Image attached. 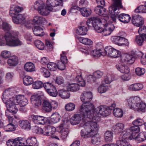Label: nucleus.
Segmentation results:
<instances>
[{
	"mask_svg": "<svg viewBox=\"0 0 146 146\" xmlns=\"http://www.w3.org/2000/svg\"><path fill=\"white\" fill-rule=\"evenodd\" d=\"M25 70L27 72H32L35 70V67L33 64L31 62L26 63L24 65Z\"/></svg>",
	"mask_w": 146,
	"mask_h": 146,
	"instance_id": "nucleus-38",
	"label": "nucleus"
},
{
	"mask_svg": "<svg viewBox=\"0 0 146 146\" xmlns=\"http://www.w3.org/2000/svg\"><path fill=\"white\" fill-rule=\"evenodd\" d=\"M31 102L34 104L36 108L40 106L41 104V101L40 97L38 96L33 95L31 98Z\"/></svg>",
	"mask_w": 146,
	"mask_h": 146,
	"instance_id": "nucleus-24",
	"label": "nucleus"
},
{
	"mask_svg": "<svg viewBox=\"0 0 146 146\" xmlns=\"http://www.w3.org/2000/svg\"><path fill=\"white\" fill-rule=\"evenodd\" d=\"M58 95L62 98L66 99L70 96L69 92L64 90H60L58 91Z\"/></svg>",
	"mask_w": 146,
	"mask_h": 146,
	"instance_id": "nucleus-41",
	"label": "nucleus"
},
{
	"mask_svg": "<svg viewBox=\"0 0 146 146\" xmlns=\"http://www.w3.org/2000/svg\"><path fill=\"white\" fill-rule=\"evenodd\" d=\"M47 93L53 97H56L58 94V93L55 87L52 88L51 90L48 91Z\"/></svg>",
	"mask_w": 146,
	"mask_h": 146,
	"instance_id": "nucleus-63",
	"label": "nucleus"
},
{
	"mask_svg": "<svg viewBox=\"0 0 146 146\" xmlns=\"http://www.w3.org/2000/svg\"><path fill=\"white\" fill-rule=\"evenodd\" d=\"M44 84L40 81H35L33 84V87L34 89H38L43 86Z\"/></svg>",
	"mask_w": 146,
	"mask_h": 146,
	"instance_id": "nucleus-57",
	"label": "nucleus"
},
{
	"mask_svg": "<svg viewBox=\"0 0 146 146\" xmlns=\"http://www.w3.org/2000/svg\"><path fill=\"white\" fill-rule=\"evenodd\" d=\"M140 98L138 97H132L125 100L127 105L130 109L134 110L137 103L139 102Z\"/></svg>",
	"mask_w": 146,
	"mask_h": 146,
	"instance_id": "nucleus-14",
	"label": "nucleus"
},
{
	"mask_svg": "<svg viewBox=\"0 0 146 146\" xmlns=\"http://www.w3.org/2000/svg\"><path fill=\"white\" fill-rule=\"evenodd\" d=\"M145 38L144 37L141 35L137 36H136L135 41L138 45L141 46L143 44Z\"/></svg>",
	"mask_w": 146,
	"mask_h": 146,
	"instance_id": "nucleus-52",
	"label": "nucleus"
},
{
	"mask_svg": "<svg viewBox=\"0 0 146 146\" xmlns=\"http://www.w3.org/2000/svg\"><path fill=\"white\" fill-rule=\"evenodd\" d=\"M122 8V7L121 8ZM121 9V8H119V9ZM119 13H119L116 16V19L115 21L113 20L111 17V15H111V18L113 21H115L117 16V19L122 22L124 23H127L130 21L131 19V17L129 15L125 13H121L118 15Z\"/></svg>",
	"mask_w": 146,
	"mask_h": 146,
	"instance_id": "nucleus-15",
	"label": "nucleus"
},
{
	"mask_svg": "<svg viewBox=\"0 0 146 146\" xmlns=\"http://www.w3.org/2000/svg\"><path fill=\"white\" fill-rule=\"evenodd\" d=\"M79 87L77 84H72L68 85L67 88L68 90L72 92H76L79 90Z\"/></svg>",
	"mask_w": 146,
	"mask_h": 146,
	"instance_id": "nucleus-46",
	"label": "nucleus"
},
{
	"mask_svg": "<svg viewBox=\"0 0 146 146\" xmlns=\"http://www.w3.org/2000/svg\"><path fill=\"white\" fill-rule=\"evenodd\" d=\"M64 0H47L46 7L45 6L40 11L39 13L43 16H46L50 11H55L53 9L54 7L57 6H62Z\"/></svg>",
	"mask_w": 146,
	"mask_h": 146,
	"instance_id": "nucleus-6",
	"label": "nucleus"
},
{
	"mask_svg": "<svg viewBox=\"0 0 146 146\" xmlns=\"http://www.w3.org/2000/svg\"><path fill=\"white\" fill-rule=\"evenodd\" d=\"M65 122V121H62L59 126V128L60 130V137L62 139H65L67 137L69 132V130L68 128L63 129Z\"/></svg>",
	"mask_w": 146,
	"mask_h": 146,
	"instance_id": "nucleus-19",
	"label": "nucleus"
},
{
	"mask_svg": "<svg viewBox=\"0 0 146 146\" xmlns=\"http://www.w3.org/2000/svg\"><path fill=\"white\" fill-rule=\"evenodd\" d=\"M109 18H110V15H109ZM105 22L101 23V24L103 25L105 27L104 29H102L100 27H99L98 29L100 30V32H97L98 33H102L103 36H106L110 35L113 32L115 29V26L113 24H109L108 23L110 21V19L108 21H104Z\"/></svg>",
	"mask_w": 146,
	"mask_h": 146,
	"instance_id": "nucleus-9",
	"label": "nucleus"
},
{
	"mask_svg": "<svg viewBox=\"0 0 146 146\" xmlns=\"http://www.w3.org/2000/svg\"><path fill=\"white\" fill-rule=\"evenodd\" d=\"M51 117L50 121L54 123L58 122L61 118V116L58 113H53Z\"/></svg>",
	"mask_w": 146,
	"mask_h": 146,
	"instance_id": "nucleus-42",
	"label": "nucleus"
},
{
	"mask_svg": "<svg viewBox=\"0 0 146 146\" xmlns=\"http://www.w3.org/2000/svg\"><path fill=\"white\" fill-rule=\"evenodd\" d=\"M75 108V105L72 103H69L66 105L65 108L68 111H71L74 110Z\"/></svg>",
	"mask_w": 146,
	"mask_h": 146,
	"instance_id": "nucleus-60",
	"label": "nucleus"
},
{
	"mask_svg": "<svg viewBox=\"0 0 146 146\" xmlns=\"http://www.w3.org/2000/svg\"><path fill=\"white\" fill-rule=\"evenodd\" d=\"M113 113L115 117H121L123 116V113L121 109L117 108L113 109Z\"/></svg>",
	"mask_w": 146,
	"mask_h": 146,
	"instance_id": "nucleus-47",
	"label": "nucleus"
},
{
	"mask_svg": "<svg viewBox=\"0 0 146 146\" xmlns=\"http://www.w3.org/2000/svg\"><path fill=\"white\" fill-rule=\"evenodd\" d=\"M55 131V127L50 126H48L45 128L44 135L46 136L51 135L54 133Z\"/></svg>",
	"mask_w": 146,
	"mask_h": 146,
	"instance_id": "nucleus-30",
	"label": "nucleus"
},
{
	"mask_svg": "<svg viewBox=\"0 0 146 146\" xmlns=\"http://www.w3.org/2000/svg\"><path fill=\"white\" fill-rule=\"evenodd\" d=\"M113 80L112 78V76L108 74L105 77L104 82L106 84H109Z\"/></svg>",
	"mask_w": 146,
	"mask_h": 146,
	"instance_id": "nucleus-62",
	"label": "nucleus"
},
{
	"mask_svg": "<svg viewBox=\"0 0 146 146\" xmlns=\"http://www.w3.org/2000/svg\"><path fill=\"white\" fill-rule=\"evenodd\" d=\"M142 84L135 83L131 85L128 87V89L130 90L137 91L143 88Z\"/></svg>",
	"mask_w": 146,
	"mask_h": 146,
	"instance_id": "nucleus-32",
	"label": "nucleus"
},
{
	"mask_svg": "<svg viewBox=\"0 0 146 146\" xmlns=\"http://www.w3.org/2000/svg\"><path fill=\"white\" fill-rule=\"evenodd\" d=\"M83 116H82L81 114H77L74 115L71 117L70 120L71 123L73 125H76L78 124L80 121L81 120L84 121H87V122L91 121V119H88L87 117V116H84L82 113L80 112ZM86 122L84 123V124Z\"/></svg>",
	"mask_w": 146,
	"mask_h": 146,
	"instance_id": "nucleus-11",
	"label": "nucleus"
},
{
	"mask_svg": "<svg viewBox=\"0 0 146 146\" xmlns=\"http://www.w3.org/2000/svg\"><path fill=\"white\" fill-rule=\"evenodd\" d=\"M19 126L24 129H29L30 128V124L29 121L27 120H22L19 121Z\"/></svg>",
	"mask_w": 146,
	"mask_h": 146,
	"instance_id": "nucleus-31",
	"label": "nucleus"
},
{
	"mask_svg": "<svg viewBox=\"0 0 146 146\" xmlns=\"http://www.w3.org/2000/svg\"><path fill=\"white\" fill-rule=\"evenodd\" d=\"M33 23L34 25H45L47 23L45 19L43 17L39 16H35L33 19Z\"/></svg>",
	"mask_w": 146,
	"mask_h": 146,
	"instance_id": "nucleus-21",
	"label": "nucleus"
},
{
	"mask_svg": "<svg viewBox=\"0 0 146 146\" xmlns=\"http://www.w3.org/2000/svg\"><path fill=\"white\" fill-rule=\"evenodd\" d=\"M22 8L18 6L12 5L11 6L9 11V14L12 18L13 22L16 24H23L25 21V18L24 15L19 13L21 11Z\"/></svg>",
	"mask_w": 146,
	"mask_h": 146,
	"instance_id": "nucleus-7",
	"label": "nucleus"
},
{
	"mask_svg": "<svg viewBox=\"0 0 146 146\" xmlns=\"http://www.w3.org/2000/svg\"><path fill=\"white\" fill-rule=\"evenodd\" d=\"M85 129L81 130V135L84 138L92 136V141L94 143L100 141V137L97 134L99 126L96 122L91 121L86 123L82 126Z\"/></svg>",
	"mask_w": 146,
	"mask_h": 146,
	"instance_id": "nucleus-3",
	"label": "nucleus"
},
{
	"mask_svg": "<svg viewBox=\"0 0 146 146\" xmlns=\"http://www.w3.org/2000/svg\"><path fill=\"white\" fill-rule=\"evenodd\" d=\"M116 106L115 103L111 104L109 107H104L101 106L94 109V106L92 109H90L86 112V114H83L84 116H87L88 119H91V121L97 122L98 117L102 116H106L110 114L111 111Z\"/></svg>",
	"mask_w": 146,
	"mask_h": 146,
	"instance_id": "nucleus-2",
	"label": "nucleus"
},
{
	"mask_svg": "<svg viewBox=\"0 0 146 146\" xmlns=\"http://www.w3.org/2000/svg\"><path fill=\"white\" fill-rule=\"evenodd\" d=\"M95 12L99 15L102 16L101 18L93 17L89 19L86 22L87 25L89 27L92 26L95 30L97 32H100L98 29L99 25L105 22L104 21H108L109 20V14L105 8H104L102 6H97L94 9Z\"/></svg>",
	"mask_w": 146,
	"mask_h": 146,
	"instance_id": "nucleus-1",
	"label": "nucleus"
},
{
	"mask_svg": "<svg viewBox=\"0 0 146 146\" xmlns=\"http://www.w3.org/2000/svg\"><path fill=\"white\" fill-rule=\"evenodd\" d=\"M136 74L138 76L143 75L145 72V69L139 67L137 68L135 70Z\"/></svg>",
	"mask_w": 146,
	"mask_h": 146,
	"instance_id": "nucleus-64",
	"label": "nucleus"
},
{
	"mask_svg": "<svg viewBox=\"0 0 146 146\" xmlns=\"http://www.w3.org/2000/svg\"><path fill=\"white\" fill-rule=\"evenodd\" d=\"M137 104L134 110L142 112H145L146 107L145 103L141 101L140 98V100L139 102Z\"/></svg>",
	"mask_w": 146,
	"mask_h": 146,
	"instance_id": "nucleus-27",
	"label": "nucleus"
},
{
	"mask_svg": "<svg viewBox=\"0 0 146 146\" xmlns=\"http://www.w3.org/2000/svg\"><path fill=\"white\" fill-rule=\"evenodd\" d=\"M43 87L47 92L51 90L52 88H54L55 87L51 83L47 82L44 83Z\"/></svg>",
	"mask_w": 146,
	"mask_h": 146,
	"instance_id": "nucleus-54",
	"label": "nucleus"
},
{
	"mask_svg": "<svg viewBox=\"0 0 146 146\" xmlns=\"http://www.w3.org/2000/svg\"><path fill=\"white\" fill-rule=\"evenodd\" d=\"M137 55L139 57H141V62L143 65L146 64V54H144L141 52H137Z\"/></svg>",
	"mask_w": 146,
	"mask_h": 146,
	"instance_id": "nucleus-49",
	"label": "nucleus"
},
{
	"mask_svg": "<svg viewBox=\"0 0 146 146\" xmlns=\"http://www.w3.org/2000/svg\"><path fill=\"white\" fill-rule=\"evenodd\" d=\"M18 35L15 32H7L4 35L0 34V46L7 45L11 46L21 45L22 42L18 38Z\"/></svg>",
	"mask_w": 146,
	"mask_h": 146,
	"instance_id": "nucleus-4",
	"label": "nucleus"
},
{
	"mask_svg": "<svg viewBox=\"0 0 146 146\" xmlns=\"http://www.w3.org/2000/svg\"><path fill=\"white\" fill-rule=\"evenodd\" d=\"M117 146H131L128 141L123 140H118L116 142Z\"/></svg>",
	"mask_w": 146,
	"mask_h": 146,
	"instance_id": "nucleus-59",
	"label": "nucleus"
},
{
	"mask_svg": "<svg viewBox=\"0 0 146 146\" xmlns=\"http://www.w3.org/2000/svg\"><path fill=\"white\" fill-rule=\"evenodd\" d=\"M15 89L14 88H9L6 89L3 93L2 98L3 102L5 101V99H7L9 96L13 95L14 93Z\"/></svg>",
	"mask_w": 146,
	"mask_h": 146,
	"instance_id": "nucleus-20",
	"label": "nucleus"
},
{
	"mask_svg": "<svg viewBox=\"0 0 146 146\" xmlns=\"http://www.w3.org/2000/svg\"><path fill=\"white\" fill-rule=\"evenodd\" d=\"M14 140L15 146H26V140L21 137H17Z\"/></svg>",
	"mask_w": 146,
	"mask_h": 146,
	"instance_id": "nucleus-33",
	"label": "nucleus"
},
{
	"mask_svg": "<svg viewBox=\"0 0 146 146\" xmlns=\"http://www.w3.org/2000/svg\"><path fill=\"white\" fill-rule=\"evenodd\" d=\"M122 60L123 62H126L127 63L130 64L134 62L135 58L132 55L125 54L123 55Z\"/></svg>",
	"mask_w": 146,
	"mask_h": 146,
	"instance_id": "nucleus-22",
	"label": "nucleus"
},
{
	"mask_svg": "<svg viewBox=\"0 0 146 146\" xmlns=\"http://www.w3.org/2000/svg\"><path fill=\"white\" fill-rule=\"evenodd\" d=\"M113 134L112 132L110 131H108L105 133V139L108 142H110L112 140Z\"/></svg>",
	"mask_w": 146,
	"mask_h": 146,
	"instance_id": "nucleus-45",
	"label": "nucleus"
},
{
	"mask_svg": "<svg viewBox=\"0 0 146 146\" xmlns=\"http://www.w3.org/2000/svg\"><path fill=\"white\" fill-rule=\"evenodd\" d=\"M7 118L9 123L4 127V129L6 131H12L15 129V125L17 124L16 121L11 115H6Z\"/></svg>",
	"mask_w": 146,
	"mask_h": 146,
	"instance_id": "nucleus-13",
	"label": "nucleus"
},
{
	"mask_svg": "<svg viewBox=\"0 0 146 146\" xmlns=\"http://www.w3.org/2000/svg\"><path fill=\"white\" fill-rule=\"evenodd\" d=\"M132 23L135 26L139 27L143 24L144 21L143 18L138 15H135L132 17Z\"/></svg>",
	"mask_w": 146,
	"mask_h": 146,
	"instance_id": "nucleus-16",
	"label": "nucleus"
},
{
	"mask_svg": "<svg viewBox=\"0 0 146 146\" xmlns=\"http://www.w3.org/2000/svg\"><path fill=\"white\" fill-rule=\"evenodd\" d=\"M124 127V125L123 124L121 123H117L114 127V128L115 129L116 131L121 133L123 132Z\"/></svg>",
	"mask_w": 146,
	"mask_h": 146,
	"instance_id": "nucleus-50",
	"label": "nucleus"
},
{
	"mask_svg": "<svg viewBox=\"0 0 146 146\" xmlns=\"http://www.w3.org/2000/svg\"><path fill=\"white\" fill-rule=\"evenodd\" d=\"M123 35L121 36H113L111 38L112 41L115 44L119 46L123 44L122 43L123 40Z\"/></svg>",
	"mask_w": 146,
	"mask_h": 146,
	"instance_id": "nucleus-36",
	"label": "nucleus"
},
{
	"mask_svg": "<svg viewBox=\"0 0 146 146\" xmlns=\"http://www.w3.org/2000/svg\"><path fill=\"white\" fill-rule=\"evenodd\" d=\"M3 102L6 104L7 110L6 111L5 115H11L17 113L18 109L17 104L16 98H12L7 100Z\"/></svg>",
	"mask_w": 146,
	"mask_h": 146,
	"instance_id": "nucleus-8",
	"label": "nucleus"
},
{
	"mask_svg": "<svg viewBox=\"0 0 146 146\" xmlns=\"http://www.w3.org/2000/svg\"><path fill=\"white\" fill-rule=\"evenodd\" d=\"M116 67L118 70L122 73H128L129 72V68L124 64H118L116 65Z\"/></svg>",
	"mask_w": 146,
	"mask_h": 146,
	"instance_id": "nucleus-23",
	"label": "nucleus"
},
{
	"mask_svg": "<svg viewBox=\"0 0 146 146\" xmlns=\"http://www.w3.org/2000/svg\"><path fill=\"white\" fill-rule=\"evenodd\" d=\"M33 30L34 34L36 36H42L44 34L43 29L39 26L34 27Z\"/></svg>",
	"mask_w": 146,
	"mask_h": 146,
	"instance_id": "nucleus-29",
	"label": "nucleus"
},
{
	"mask_svg": "<svg viewBox=\"0 0 146 146\" xmlns=\"http://www.w3.org/2000/svg\"><path fill=\"white\" fill-rule=\"evenodd\" d=\"M121 53L119 51L112 48L110 46L106 47L104 52H102V55L104 56L107 55L109 56L116 58L120 56Z\"/></svg>",
	"mask_w": 146,
	"mask_h": 146,
	"instance_id": "nucleus-10",
	"label": "nucleus"
},
{
	"mask_svg": "<svg viewBox=\"0 0 146 146\" xmlns=\"http://www.w3.org/2000/svg\"><path fill=\"white\" fill-rule=\"evenodd\" d=\"M138 33L140 35L145 37L146 41V27L143 26L140 27L139 29Z\"/></svg>",
	"mask_w": 146,
	"mask_h": 146,
	"instance_id": "nucleus-58",
	"label": "nucleus"
},
{
	"mask_svg": "<svg viewBox=\"0 0 146 146\" xmlns=\"http://www.w3.org/2000/svg\"><path fill=\"white\" fill-rule=\"evenodd\" d=\"M76 38L82 43L86 45H91L93 44V42L91 40L88 38L77 36Z\"/></svg>",
	"mask_w": 146,
	"mask_h": 146,
	"instance_id": "nucleus-40",
	"label": "nucleus"
},
{
	"mask_svg": "<svg viewBox=\"0 0 146 146\" xmlns=\"http://www.w3.org/2000/svg\"><path fill=\"white\" fill-rule=\"evenodd\" d=\"M133 139L141 142L146 139V132H141L139 134H133Z\"/></svg>",
	"mask_w": 146,
	"mask_h": 146,
	"instance_id": "nucleus-26",
	"label": "nucleus"
},
{
	"mask_svg": "<svg viewBox=\"0 0 146 146\" xmlns=\"http://www.w3.org/2000/svg\"><path fill=\"white\" fill-rule=\"evenodd\" d=\"M2 25L1 28L5 31H8L12 28L11 26L7 22H3L2 23Z\"/></svg>",
	"mask_w": 146,
	"mask_h": 146,
	"instance_id": "nucleus-53",
	"label": "nucleus"
},
{
	"mask_svg": "<svg viewBox=\"0 0 146 146\" xmlns=\"http://www.w3.org/2000/svg\"><path fill=\"white\" fill-rule=\"evenodd\" d=\"M31 117L33 121L37 124L43 125L46 121L45 118L42 116L33 115Z\"/></svg>",
	"mask_w": 146,
	"mask_h": 146,
	"instance_id": "nucleus-18",
	"label": "nucleus"
},
{
	"mask_svg": "<svg viewBox=\"0 0 146 146\" xmlns=\"http://www.w3.org/2000/svg\"><path fill=\"white\" fill-rule=\"evenodd\" d=\"M26 141L29 146H38L37 140L35 137H29Z\"/></svg>",
	"mask_w": 146,
	"mask_h": 146,
	"instance_id": "nucleus-34",
	"label": "nucleus"
},
{
	"mask_svg": "<svg viewBox=\"0 0 146 146\" xmlns=\"http://www.w3.org/2000/svg\"><path fill=\"white\" fill-rule=\"evenodd\" d=\"M127 129L130 130V132L131 134H132L133 133H134L135 134H137L140 131V128L139 127L136 125H134Z\"/></svg>",
	"mask_w": 146,
	"mask_h": 146,
	"instance_id": "nucleus-55",
	"label": "nucleus"
},
{
	"mask_svg": "<svg viewBox=\"0 0 146 146\" xmlns=\"http://www.w3.org/2000/svg\"><path fill=\"white\" fill-rule=\"evenodd\" d=\"M130 130L127 129L126 131L123 135L120 140L128 141L129 140L133 139V133L131 134L130 132Z\"/></svg>",
	"mask_w": 146,
	"mask_h": 146,
	"instance_id": "nucleus-25",
	"label": "nucleus"
},
{
	"mask_svg": "<svg viewBox=\"0 0 146 146\" xmlns=\"http://www.w3.org/2000/svg\"><path fill=\"white\" fill-rule=\"evenodd\" d=\"M92 98V92L89 91H84L82 94L80 99L84 104L82 105L79 110L83 114H86V112L90 109L93 108V105L90 102Z\"/></svg>",
	"mask_w": 146,
	"mask_h": 146,
	"instance_id": "nucleus-5",
	"label": "nucleus"
},
{
	"mask_svg": "<svg viewBox=\"0 0 146 146\" xmlns=\"http://www.w3.org/2000/svg\"><path fill=\"white\" fill-rule=\"evenodd\" d=\"M35 46L39 49L41 50H43L44 47L43 43L39 40H36L35 42Z\"/></svg>",
	"mask_w": 146,
	"mask_h": 146,
	"instance_id": "nucleus-56",
	"label": "nucleus"
},
{
	"mask_svg": "<svg viewBox=\"0 0 146 146\" xmlns=\"http://www.w3.org/2000/svg\"><path fill=\"white\" fill-rule=\"evenodd\" d=\"M45 6L44 3L41 1H37L34 4V7L35 9L38 11L39 12Z\"/></svg>",
	"mask_w": 146,
	"mask_h": 146,
	"instance_id": "nucleus-37",
	"label": "nucleus"
},
{
	"mask_svg": "<svg viewBox=\"0 0 146 146\" xmlns=\"http://www.w3.org/2000/svg\"><path fill=\"white\" fill-rule=\"evenodd\" d=\"M7 62L8 65L10 66H15L19 63L18 58L17 56L14 55L10 56L7 60Z\"/></svg>",
	"mask_w": 146,
	"mask_h": 146,
	"instance_id": "nucleus-28",
	"label": "nucleus"
},
{
	"mask_svg": "<svg viewBox=\"0 0 146 146\" xmlns=\"http://www.w3.org/2000/svg\"><path fill=\"white\" fill-rule=\"evenodd\" d=\"M88 28L84 26L79 27V28L77 30L76 33L81 35H86L87 33Z\"/></svg>",
	"mask_w": 146,
	"mask_h": 146,
	"instance_id": "nucleus-43",
	"label": "nucleus"
},
{
	"mask_svg": "<svg viewBox=\"0 0 146 146\" xmlns=\"http://www.w3.org/2000/svg\"><path fill=\"white\" fill-rule=\"evenodd\" d=\"M82 15L84 17H88L92 13L91 10L89 8L83 7L80 8V10Z\"/></svg>",
	"mask_w": 146,
	"mask_h": 146,
	"instance_id": "nucleus-39",
	"label": "nucleus"
},
{
	"mask_svg": "<svg viewBox=\"0 0 146 146\" xmlns=\"http://www.w3.org/2000/svg\"><path fill=\"white\" fill-rule=\"evenodd\" d=\"M51 105L49 101L44 100L42 104V109L45 111L48 112L51 111Z\"/></svg>",
	"mask_w": 146,
	"mask_h": 146,
	"instance_id": "nucleus-35",
	"label": "nucleus"
},
{
	"mask_svg": "<svg viewBox=\"0 0 146 146\" xmlns=\"http://www.w3.org/2000/svg\"><path fill=\"white\" fill-rule=\"evenodd\" d=\"M79 49V51L85 54H88L90 53L93 56L96 57H99L102 55V52H101L100 50H92L91 46L86 47V49L80 48Z\"/></svg>",
	"mask_w": 146,
	"mask_h": 146,
	"instance_id": "nucleus-12",
	"label": "nucleus"
},
{
	"mask_svg": "<svg viewBox=\"0 0 146 146\" xmlns=\"http://www.w3.org/2000/svg\"><path fill=\"white\" fill-rule=\"evenodd\" d=\"M33 80L32 77L29 76H25L23 78V83L25 85L28 86L33 83Z\"/></svg>",
	"mask_w": 146,
	"mask_h": 146,
	"instance_id": "nucleus-44",
	"label": "nucleus"
},
{
	"mask_svg": "<svg viewBox=\"0 0 146 146\" xmlns=\"http://www.w3.org/2000/svg\"><path fill=\"white\" fill-rule=\"evenodd\" d=\"M48 68L52 71L55 70L57 68V64L54 62H49L47 65Z\"/></svg>",
	"mask_w": 146,
	"mask_h": 146,
	"instance_id": "nucleus-61",
	"label": "nucleus"
},
{
	"mask_svg": "<svg viewBox=\"0 0 146 146\" xmlns=\"http://www.w3.org/2000/svg\"><path fill=\"white\" fill-rule=\"evenodd\" d=\"M40 71L43 75L46 78L49 77L50 75V71L46 68L42 67L40 69Z\"/></svg>",
	"mask_w": 146,
	"mask_h": 146,
	"instance_id": "nucleus-51",
	"label": "nucleus"
},
{
	"mask_svg": "<svg viewBox=\"0 0 146 146\" xmlns=\"http://www.w3.org/2000/svg\"><path fill=\"white\" fill-rule=\"evenodd\" d=\"M17 108L20 107H24L28 104V100L24 96L19 95L16 98Z\"/></svg>",
	"mask_w": 146,
	"mask_h": 146,
	"instance_id": "nucleus-17",
	"label": "nucleus"
},
{
	"mask_svg": "<svg viewBox=\"0 0 146 146\" xmlns=\"http://www.w3.org/2000/svg\"><path fill=\"white\" fill-rule=\"evenodd\" d=\"M108 89V86L102 83L98 88V91L100 93H103L106 92Z\"/></svg>",
	"mask_w": 146,
	"mask_h": 146,
	"instance_id": "nucleus-48",
	"label": "nucleus"
}]
</instances>
